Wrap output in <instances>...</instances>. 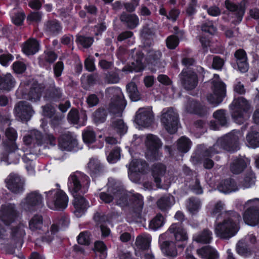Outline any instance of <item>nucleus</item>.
<instances>
[{
    "label": "nucleus",
    "instance_id": "obj_1",
    "mask_svg": "<svg viewBox=\"0 0 259 259\" xmlns=\"http://www.w3.org/2000/svg\"><path fill=\"white\" fill-rule=\"evenodd\" d=\"M222 215H223V221L215 223L214 232L217 236L222 238L229 239L238 232L241 217L234 211L225 212Z\"/></svg>",
    "mask_w": 259,
    "mask_h": 259
},
{
    "label": "nucleus",
    "instance_id": "obj_2",
    "mask_svg": "<svg viewBox=\"0 0 259 259\" xmlns=\"http://www.w3.org/2000/svg\"><path fill=\"white\" fill-rule=\"evenodd\" d=\"M115 187L117 189L116 194H115L116 204L124 207L128 205L129 200L132 201L134 216L136 218L141 217L144 205L142 196L139 194H132L127 192L119 182Z\"/></svg>",
    "mask_w": 259,
    "mask_h": 259
},
{
    "label": "nucleus",
    "instance_id": "obj_3",
    "mask_svg": "<svg viewBox=\"0 0 259 259\" xmlns=\"http://www.w3.org/2000/svg\"><path fill=\"white\" fill-rule=\"evenodd\" d=\"M242 136V133L239 131H233L219 139L211 148L205 151V155L211 156L213 154L221 152L222 149L230 152L238 150L239 149V140Z\"/></svg>",
    "mask_w": 259,
    "mask_h": 259
},
{
    "label": "nucleus",
    "instance_id": "obj_4",
    "mask_svg": "<svg viewBox=\"0 0 259 259\" xmlns=\"http://www.w3.org/2000/svg\"><path fill=\"white\" fill-rule=\"evenodd\" d=\"M90 180L88 176L79 171L71 174L68 179V188L73 196L85 193L89 189Z\"/></svg>",
    "mask_w": 259,
    "mask_h": 259
},
{
    "label": "nucleus",
    "instance_id": "obj_5",
    "mask_svg": "<svg viewBox=\"0 0 259 259\" xmlns=\"http://www.w3.org/2000/svg\"><path fill=\"white\" fill-rule=\"evenodd\" d=\"M105 94L109 97L113 96L109 106V112L116 116H121L126 106V102L121 90L118 88H109L106 89Z\"/></svg>",
    "mask_w": 259,
    "mask_h": 259
},
{
    "label": "nucleus",
    "instance_id": "obj_6",
    "mask_svg": "<svg viewBox=\"0 0 259 259\" xmlns=\"http://www.w3.org/2000/svg\"><path fill=\"white\" fill-rule=\"evenodd\" d=\"M46 199L48 206L54 210L65 209L68 205V197L66 194L60 189H55L46 192Z\"/></svg>",
    "mask_w": 259,
    "mask_h": 259
},
{
    "label": "nucleus",
    "instance_id": "obj_7",
    "mask_svg": "<svg viewBox=\"0 0 259 259\" xmlns=\"http://www.w3.org/2000/svg\"><path fill=\"white\" fill-rule=\"evenodd\" d=\"M230 108L232 117L237 123L241 124L247 118V112L250 108V105L244 98L241 97L235 99Z\"/></svg>",
    "mask_w": 259,
    "mask_h": 259
},
{
    "label": "nucleus",
    "instance_id": "obj_8",
    "mask_svg": "<svg viewBox=\"0 0 259 259\" xmlns=\"http://www.w3.org/2000/svg\"><path fill=\"white\" fill-rule=\"evenodd\" d=\"M247 208L243 218L244 222L251 226L259 225V199L248 200L245 204Z\"/></svg>",
    "mask_w": 259,
    "mask_h": 259
},
{
    "label": "nucleus",
    "instance_id": "obj_9",
    "mask_svg": "<svg viewBox=\"0 0 259 259\" xmlns=\"http://www.w3.org/2000/svg\"><path fill=\"white\" fill-rule=\"evenodd\" d=\"M160 121L164 129L170 134L175 133L178 128V114L172 108L163 109Z\"/></svg>",
    "mask_w": 259,
    "mask_h": 259
},
{
    "label": "nucleus",
    "instance_id": "obj_10",
    "mask_svg": "<svg viewBox=\"0 0 259 259\" xmlns=\"http://www.w3.org/2000/svg\"><path fill=\"white\" fill-rule=\"evenodd\" d=\"M145 144L147 147L146 156L150 160H157L161 156L159 152L162 146L160 140L156 136L149 134L146 137Z\"/></svg>",
    "mask_w": 259,
    "mask_h": 259
},
{
    "label": "nucleus",
    "instance_id": "obj_11",
    "mask_svg": "<svg viewBox=\"0 0 259 259\" xmlns=\"http://www.w3.org/2000/svg\"><path fill=\"white\" fill-rule=\"evenodd\" d=\"M35 113L32 106L28 102L20 101L14 107V114L19 120L23 122L29 121Z\"/></svg>",
    "mask_w": 259,
    "mask_h": 259
},
{
    "label": "nucleus",
    "instance_id": "obj_12",
    "mask_svg": "<svg viewBox=\"0 0 259 259\" xmlns=\"http://www.w3.org/2000/svg\"><path fill=\"white\" fill-rule=\"evenodd\" d=\"M179 77L183 88L187 91L194 90L198 84L197 75L192 70L183 69L180 74Z\"/></svg>",
    "mask_w": 259,
    "mask_h": 259
},
{
    "label": "nucleus",
    "instance_id": "obj_13",
    "mask_svg": "<svg viewBox=\"0 0 259 259\" xmlns=\"http://www.w3.org/2000/svg\"><path fill=\"white\" fill-rule=\"evenodd\" d=\"M169 234L172 235L175 240V243H176L177 244H179V243H183L188 239L186 232L181 225L178 223L172 224L165 234L159 236V241H161L163 240Z\"/></svg>",
    "mask_w": 259,
    "mask_h": 259
},
{
    "label": "nucleus",
    "instance_id": "obj_14",
    "mask_svg": "<svg viewBox=\"0 0 259 259\" xmlns=\"http://www.w3.org/2000/svg\"><path fill=\"white\" fill-rule=\"evenodd\" d=\"M43 197L37 191H33L28 193L21 202L22 207L26 210L38 208L42 205Z\"/></svg>",
    "mask_w": 259,
    "mask_h": 259
},
{
    "label": "nucleus",
    "instance_id": "obj_15",
    "mask_svg": "<svg viewBox=\"0 0 259 259\" xmlns=\"http://www.w3.org/2000/svg\"><path fill=\"white\" fill-rule=\"evenodd\" d=\"M146 162L141 159H134L132 161L129 166L128 176L130 179L135 183L140 180L138 173L144 174L147 169Z\"/></svg>",
    "mask_w": 259,
    "mask_h": 259
},
{
    "label": "nucleus",
    "instance_id": "obj_16",
    "mask_svg": "<svg viewBox=\"0 0 259 259\" xmlns=\"http://www.w3.org/2000/svg\"><path fill=\"white\" fill-rule=\"evenodd\" d=\"M7 187L12 193L19 194L24 190V181L19 175L10 174L5 180Z\"/></svg>",
    "mask_w": 259,
    "mask_h": 259
},
{
    "label": "nucleus",
    "instance_id": "obj_17",
    "mask_svg": "<svg viewBox=\"0 0 259 259\" xmlns=\"http://www.w3.org/2000/svg\"><path fill=\"white\" fill-rule=\"evenodd\" d=\"M18 213L14 204L3 205L0 208V220L7 225L13 223Z\"/></svg>",
    "mask_w": 259,
    "mask_h": 259
},
{
    "label": "nucleus",
    "instance_id": "obj_18",
    "mask_svg": "<svg viewBox=\"0 0 259 259\" xmlns=\"http://www.w3.org/2000/svg\"><path fill=\"white\" fill-rule=\"evenodd\" d=\"M25 235L24 227L23 225L13 227L12 229L7 244L13 247H21L23 243V238Z\"/></svg>",
    "mask_w": 259,
    "mask_h": 259
},
{
    "label": "nucleus",
    "instance_id": "obj_19",
    "mask_svg": "<svg viewBox=\"0 0 259 259\" xmlns=\"http://www.w3.org/2000/svg\"><path fill=\"white\" fill-rule=\"evenodd\" d=\"M225 5L226 8L231 13L232 17L234 18L232 20V23L236 25L239 24L245 13V9L242 5H237L229 0H226Z\"/></svg>",
    "mask_w": 259,
    "mask_h": 259
},
{
    "label": "nucleus",
    "instance_id": "obj_20",
    "mask_svg": "<svg viewBox=\"0 0 259 259\" xmlns=\"http://www.w3.org/2000/svg\"><path fill=\"white\" fill-rule=\"evenodd\" d=\"M153 121V115L151 109L149 108H140L137 112L135 122L143 127L150 126Z\"/></svg>",
    "mask_w": 259,
    "mask_h": 259
},
{
    "label": "nucleus",
    "instance_id": "obj_21",
    "mask_svg": "<svg viewBox=\"0 0 259 259\" xmlns=\"http://www.w3.org/2000/svg\"><path fill=\"white\" fill-rule=\"evenodd\" d=\"M118 184L113 179H110L107 184V191L106 192H102L100 194V199L106 203L111 202L115 199V194H116L115 186Z\"/></svg>",
    "mask_w": 259,
    "mask_h": 259
},
{
    "label": "nucleus",
    "instance_id": "obj_22",
    "mask_svg": "<svg viewBox=\"0 0 259 259\" xmlns=\"http://www.w3.org/2000/svg\"><path fill=\"white\" fill-rule=\"evenodd\" d=\"M83 194H79L73 196L74 199L73 204L75 208L74 213L77 217H80L89 206L88 202L82 196Z\"/></svg>",
    "mask_w": 259,
    "mask_h": 259
},
{
    "label": "nucleus",
    "instance_id": "obj_23",
    "mask_svg": "<svg viewBox=\"0 0 259 259\" xmlns=\"http://www.w3.org/2000/svg\"><path fill=\"white\" fill-rule=\"evenodd\" d=\"M185 109L186 112L189 113H194L196 114L202 116L206 112V107L201 105L192 99L189 98L185 105Z\"/></svg>",
    "mask_w": 259,
    "mask_h": 259
},
{
    "label": "nucleus",
    "instance_id": "obj_24",
    "mask_svg": "<svg viewBox=\"0 0 259 259\" xmlns=\"http://www.w3.org/2000/svg\"><path fill=\"white\" fill-rule=\"evenodd\" d=\"M45 86L42 84H35L30 89L27 97H23L32 103L40 101L45 90Z\"/></svg>",
    "mask_w": 259,
    "mask_h": 259
},
{
    "label": "nucleus",
    "instance_id": "obj_25",
    "mask_svg": "<svg viewBox=\"0 0 259 259\" xmlns=\"http://www.w3.org/2000/svg\"><path fill=\"white\" fill-rule=\"evenodd\" d=\"M166 166L161 163H154L152 167V175L157 188H161V178L166 172Z\"/></svg>",
    "mask_w": 259,
    "mask_h": 259
},
{
    "label": "nucleus",
    "instance_id": "obj_26",
    "mask_svg": "<svg viewBox=\"0 0 259 259\" xmlns=\"http://www.w3.org/2000/svg\"><path fill=\"white\" fill-rule=\"evenodd\" d=\"M76 144V139L69 133L62 135L59 140V145L62 150L70 151Z\"/></svg>",
    "mask_w": 259,
    "mask_h": 259
},
{
    "label": "nucleus",
    "instance_id": "obj_27",
    "mask_svg": "<svg viewBox=\"0 0 259 259\" xmlns=\"http://www.w3.org/2000/svg\"><path fill=\"white\" fill-rule=\"evenodd\" d=\"M160 243V248L165 255L167 256H175L177 254V251L176 247H183V244H176L172 241H161Z\"/></svg>",
    "mask_w": 259,
    "mask_h": 259
},
{
    "label": "nucleus",
    "instance_id": "obj_28",
    "mask_svg": "<svg viewBox=\"0 0 259 259\" xmlns=\"http://www.w3.org/2000/svg\"><path fill=\"white\" fill-rule=\"evenodd\" d=\"M67 119L71 123L83 125L87 120V115L85 112H83L81 115H79L78 111L73 108L69 112Z\"/></svg>",
    "mask_w": 259,
    "mask_h": 259
},
{
    "label": "nucleus",
    "instance_id": "obj_29",
    "mask_svg": "<svg viewBox=\"0 0 259 259\" xmlns=\"http://www.w3.org/2000/svg\"><path fill=\"white\" fill-rule=\"evenodd\" d=\"M234 56L238 69L242 72H246L248 69V64L245 52L239 49L235 52Z\"/></svg>",
    "mask_w": 259,
    "mask_h": 259
},
{
    "label": "nucleus",
    "instance_id": "obj_30",
    "mask_svg": "<svg viewBox=\"0 0 259 259\" xmlns=\"http://www.w3.org/2000/svg\"><path fill=\"white\" fill-rule=\"evenodd\" d=\"M161 55L160 51L150 49L147 55L148 63L158 68L164 67L163 63L160 61Z\"/></svg>",
    "mask_w": 259,
    "mask_h": 259
},
{
    "label": "nucleus",
    "instance_id": "obj_31",
    "mask_svg": "<svg viewBox=\"0 0 259 259\" xmlns=\"http://www.w3.org/2000/svg\"><path fill=\"white\" fill-rule=\"evenodd\" d=\"M16 81L11 73L0 76V90L11 91L15 86Z\"/></svg>",
    "mask_w": 259,
    "mask_h": 259
},
{
    "label": "nucleus",
    "instance_id": "obj_32",
    "mask_svg": "<svg viewBox=\"0 0 259 259\" xmlns=\"http://www.w3.org/2000/svg\"><path fill=\"white\" fill-rule=\"evenodd\" d=\"M211 83V89L214 95H218L224 97L226 96V85L220 79L218 75H214Z\"/></svg>",
    "mask_w": 259,
    "mask_h": 259
},
{
    "label": "nucleus",
    "instance_id": "obj_33",
    "mask_svg": "<svg viewBox=\"0 0 259 259\" xmlns=\"http://www.w3.org/2000/svg\"><path fill=\"white\" fill-rule=\"evenodd\" d=\"M120 20L130 29L136 28L139 23V18L136 15L128 14L124 12L121 14Z\"/></svg>",
    "mask_w": 259,
    "mask_h": 259
},
{
    "label": "nucleus",
    "instance_id": "obj_34",
    "mask_svg": "<svg viewBox=\"0 0 259 259\" xmlns=\"http://www.w3.org/2000/svg\"><path fill=\"white\" fill-rule=\"evenodd\" d=\"M5 135L11 141L10 145H7L6 146V150L8 152H14L17 149V146L15 143L17 137L16 130L13 127H8L6 130Z\"/></svg>",
    "mask_w": 259,
    "mask_h": 259
},
{
    "label": "nucleus",
    "instance_id": "obj_35",
    "mask_svg": "<svg viewBox=\"0 0 259 259\" xmlns=\"http://www.w3.org/2000/svg\"><path fill=\"white\" fill-rule=\"evenodd\" d=\"M175 203L174 197L169 194L162 196L156 202L158 208L162 211H166L169 209Z\"/></svg>",
    "mask_w": 259,
    "mask_h": 259
},
{
    "label": "nucleus",
    "instance_id": "obj_36",
    "mask_svg": "<svg viewBox=\"0 0 259 259\" xmlns=\"http://www.w3.org/2000/svg\"><path fill=\"white\" fill-rule=\"evenodd\" d=\"M44 30L50 35H56L61 32L62 27L57 20H49L45 23Z\"/></svg>",
    "mask_w": 259,
    "mask_h": 259
},
{
    "label": "nucleus",
    "instance_id": "obj_37",
    "mask_svg": "<svg viewBox=\"0 0 259 259\" xmlns=\"http://www.w3.org/2000/svg\"><path fill=\"white\" fill-rule=\"evenodd\" d=\"M39 50V44L34 38H30L23 45L22 50L27 55H34Z\"/></svg>",
    "mask_w": 259,
    "mask_h": 259
},
{
    "label": "nucleus",
    "instance_id": "obj_38",
    "mask_svg": "<svg viewBox=\"0 0 259 259\" xmlns=\"http://www.w3.org/2000/svg\"><path fill=\"white\" fill-rule=\"evenodd\" d=\"M197 254L202 258L217 259L218 257L217 251L210 246H205L197 249Z\"/></svg>",
    "mask_w": 259,
    "mask_h": 259
},
{
    "label": "nucleus",
    "instance_id": "obj_39",
    "mask_svg": "<svg viewBox=\"0 0 259 259\" xmlns=\"http://www.w3.org/2000/svg\"><path fill=\"white\" fill-rule=\"evenodd\" d=\"M88 168L92 177H96L103 172V166L100 161L95 158L91 159Z\"/></svg>",
    "mask_w": 259,
    "mask_h": 259
},
{
    "label": "nucleus",
    "instance_id": "obj_40",
    "mask_svg": "<svg viewBox=\"0 0 259 259\" xmlns=\"http://www.w3.org/2000/svg\"><path fill=\"white\" fill-rule=\"evenodd\" d=\"M220 192L224 193H228L234 192L238 190L235 182L232 179L226 180L223 182L218 187Z\"/></svg>",
    "mask_w": 259,
    "mask_h": 259
},
{
    "label": "nucleus",
    "instance_id": "obj_41",
    "mask_svg": "<svg viewBox=\"0 0 259 259\" xmlns=\"http://www.w3.org/2000/svg\"><path fill=\"white\" fill-rule=\"evenodd\" d=\"M45 98L49 101H59L63 97V93L60 88L54 87L48 90Z\"/></svg>",
    "mask_w": 259,
    "mask_h": 259
},
{
    "label": "nucleus",
    "instance_id": "obj_42",
    "mask_svg": "<svg viewBox=\"0 0 259 259\" xmlns=\"http://www.w3.org/2000/svg\"><path fill=\"white\" fill-rule=\"evenodd\" d=\"M59 227L56 225L53 224L51 227V233L47 231L45 235L40 239H37L35 244L37 246H41L42 244L46 242L50 243L53 239V235L58 231Z\"/></svg>",
    "mask_w": 259,
    "mask_h": 259
},
{
    "label": "nucleus",
    "instance_id": "obj_43",
    "mask_svg": "<svg viewBox=\"0 0 259 259\" xmlns=\"http://www.w3.org/2000/svg\"><path fill=\"white\" fill-rule=\"evenodd\" d=\"M212 239V232L207 229H205L194 236V240L197 242L209 243Z\"/></svg>",
    "mask_w": 259,
    "mask_h": 259
},
{
    "label": "nucleus",
    "instance_id": "obj_44",
    "mask_svg": "<svg viewBox=\"0 0 259 259\" xmlns=\"http://www.w3.org/2000/svg\"><path fill=\"white\" fill-rule=\"evenodd\" d=\"M151 237L148 234H143L138 236L136 240V245L138 248L146 250L150 247Z\"/></svg>",
    "mask_w": 259,
    "mask_h": 259
},
{
    "label": "nucleus",
    "instance_id": "obj_45",
    "mask_svg": "<svg viewBox=\"0 0 259 259\" xmlns=\"http://www.w3.org/2000/svg\"><path fill=\"white\" fill-rule=\"evenodd\" d=\"M43 227V218L41 215H34L29 221V227L32 231H40Z\"/></svg>",
    "mask_w": 259,
    "mask_h": 259
},
{
    "label": "nucleus",
    "instance_id": "obj_46",
    "mask_svg": "<svg viewBox=\"0 0 259 259\" xmlns=\"http://www.w3.org/2000/svg\"><path fill=\"white\" fill-rule=\"evenodd\" d=\"M246 166V163L244 159L242 158L236 159L233 161L230 166L231 171L238 174L241 172Z\"/></svg>",
    "mask_w": 259,
    "mask_h": 259
},
{
    "label": "nucleus",
    "instance_id": "obj_47",
    "mask_svg": "<svg viewBox=\"0 0 259 259\" xmlns=\"http://www.w3.org/2000/svg\"><path fill=\"white\" fill-rule=\"evenodd\" d=\"M164 224V219L160 213H158L149 222V228L154 231L161 228Z\"/></svg>",
    "mask_w": 259,
    "mask_h": 259
},
{
    "label": "nucleus",
    "instance_id": "obj_48",
    "mask_svg": "<svg viewBox=\"0 0 259 259\" xmlns=\"http://www.w3.org/2000/svg\"><path fill=\"white\" fill-rule=\"evenodd\" d=\"M126 90L130 98L133 101H137L140 99V94L135 83L131 82L127 84Z\"/></svg>",
    "mask_w": 259,
    "mask_h": 259
},
{
    "label": "nucleus",
    "instance_id": "obj_49",
    "mask_svg": "<svg viewBox=\"0 0 259 259\" xmlns=\"http://www.w3.org/2000/svg\"><path fill=\"white\" fill-rule=\"evenodd\" d=\"M107 113L104 108H99L92 115L94 122L96 123L104 122L107 117Z\"/></svg>",
    "mask_w": 259,
    "mask_h": 259
},
{
    "label": "nucleus",
    "instance_id": "obj_50",
    "mask_svg": "<svg viewBox=\"0 0 259 259\" xmlns=\"http://www.w3.org/2000/svg\"><path fill=\"white\" fill-rule=\"evenodd\" d=\"M191 146V142L186 137H182L178 141V149L182 152H187L190 150Z\"/></svg>",
    "mask_w": 259,
    "mask_h": 259
},
{
    "label": "nucleus",
    "instance_id": "obj_51",
    "mask_svg": "<svg viewBox=\"0 0 259 259\" xmlns=\"http://www.w3.org/2000/svg\"><path fill=\"white\" fill-rule=\"evenodd\" d=\"M82 138L83 141L88 144H91L96 140V134L91 127H88L82 132Z\"/></svg>",
    "mask_w": 259,
    "mask_h": 259
},
{
    "label": "nucleus",
    "instance_id": "obj_52",
    "mask_svg": "<svg viewBox=\"0 0 259 259\" xmlns=\"http://www.w3.org/2000/svg\"><path fill=\"white\" fill-rule=\"evenodd\" d=\"M248 146L252 148L259 147V133H249L246 136Z\"/></svg>",
    "mask_w": 259,
    "mask_h": 259
},
{
    "label": "nucleus",
    "instance_id": "obj_53",
    "mask_svg": "<svg viewBox=\"0 0 259 259\" xmlns=\"http://www.w3.org/2000/svg\"><path fill=\"white\" fill-rule=\"evenodd\" d=\"M255 177L252 171L247 172L241 183V187L243 188H248L255 184Z\"/></svg>",
    "mask_w": 259,
    "mask_h": 259
},
{
    "label": "nucleus",
    "instance_id": "obj_54",
    "mask_svg": "<svg viewBox=\"0 0 259 259\" xmlns=\"http://www.w3.org/2000/svg\"><path fill=\"white\" fill-rule=\"evenodd\" d=\"M112 126L117 133L120 134H124L127 131V126L121 119L113 118L112 119Z\"/></svg>",
    "mask_w": 259,
    "mask_h": 259
},
{
    "label": "nucleus",
    "instance_id": "obj_55",
    "mask_svg": "<svg viewBox=\"0 0 259 259\" xmlns=\"http://www.w3.org/2000/svg\"><path fill=\"white\" fill-rule=\"evenodd\" d=\"M144 55L141 52H137L134 56V61L132 62V64L134 65L136 72H139L144 69V64L142 63Z\"/></svg>",
    "mask_w": 259,
    "mask_h": 259
},
{
    "label": "nucleus",
    "instance_id": "obj_56",
    "mask_svg": "<svg viewBox=\"0 0 259 259\" xmlns=\"http://www.w3.org/2000/svg\"><path fill=\"white\" fill-rule=\"evenodd\" d=\"M200 207V202L198 199L191 198L189 199L187 204V207L188 210L192 214H195L199 209Z\"/></svg>",
    "mask_w": 259,
    "mask_h": 259
},
{
    "label": "nucleus",
    "instance_id": "obj_57",
    "mask_svg": "<svg viewBox=\"0 0 259 259\" xmlns=\"http://www.w3.org/2000/svg\"><path fill=\"white\" fill-rule=\"evenodd\" d=\"M236 250L238 254L245 256H248L250 253L246 242L243 240H241L238 242L236 245Z\"/></svg>",
    "mask_w": 259,
    "mask_h": 259
},
{
    "label": "nucleus",
    "instance_id": "obj_58",
    "mask_svg": "<svg viewBox=\"0 0 259 259\" xmlns=\"http://www.w3.org/2000/svg\"><path fill=\"white\" fill-rule=\"evenodd\" d=\"M224 206L225 204L221 201H219L214 204L211 213L212 215H218L217 221H219L220 217H222L223 218V215H222V213L225 212V211H223L224 209ZM225 212L226 211H225Z\"/></svg>",
    "mask_w": 259,
    "mask_h": 259
},
{
    "label": "nucleus",
    "instance_id": "obj_59",
    "mask_svg": "<svg viewBox=\"0 0 259 259\" xmlns=\"http://www.w3.org/2000/svg\"><path fill=\"white\" fill-rule=\"evenodd\" d=\"M213 116L214 118L221 125H226L227 123L225 111L220 109L214 112Z\"/></svg>",
    "mask_w": 259,
    "mask_h": 259
},
{
    "label": "nucleus",
    "instance_id": "obj_60",
    "mask_svg": "<svg viewBox=\"0 0 259 259\" xmlns=\"http://www.w3.org/2000/svg\"><path fill=\"white\" fill-rule=\"evenodd\" d=\"M154 31L152 29L147 26L144 27L141 31V35L143 39L148 40L146 43L147 45L151 44V39L154 35Z\"/></svg>",
    "mask_w": 259,
    "mask_h": 259
},
{
    "label": "nucleus",
    "instance_id": "obj_61",
    "mask_svg": "<svg viewBox=\"0 0 259 259\" xmlns=\"http://www.w3.org/2000/svg\"><path fill=\"white\" fill-rule=\"evenodd\" d=\"M120 158V149L118 147L114 148L109 153L107 157L109 162L111 163H115Z\"/></svg>",
    "mask_w": 259,
    "mask_h": 259
},
{
    "label": "nucleus",
    "instance_id": "obj_62",
    "mask_svg": "<svg viewBox=\"0 0 259 259\" xmlns=\"http://www.w3.org/2000/svg\"><path fill=\"white\" fill-rule=\"evenodd\" d=\"M105 81L108 83H117L120 80L119 74L115 72H110L105 74Z\"/></svg>",
    "mask_w": 259,
    "mask_h": 259
},
{
    "label": "nucleus",
    "instance_id": "obj_63",
    "mask_svg": "<svg viewBox=\"0 0 259 259\" xmlns=\"http://www.w3.org/2000/svg\"><path fill=\"white\" fill-rule=\"evenodd\" d=\"M224 98L218 95H214L213 93L207 95V100L209 104L213 106H217L223 101Z\"/></svg>",
    "mask_w": 259,
    "mask_h": 259
},
{
    "label": "nucleus",
    "instance_id": "obj_64",
    "mask_svg": "<svg viewBox=\"0 0 259 259\" xmlns=\"http://www.w3.org/2000/svg\"><path fill=\"white\" fill-rule=\"evenodd\" d=\"M95 251L101 254V257L105 258L106 257V246L102 241H97L94 245Z\"/></svg>",
    "mask_w": 259,
    "mask_h": 259
}]
</instances>
